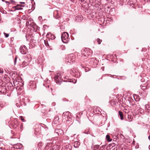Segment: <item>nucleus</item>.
Listing matches in <instances>:
<instances>
[{"mask_svg": "<svg viewBox=\"0 0 150 150\" xmlns=\"http://www.w3.org/2000/svg\"><path fill=\"white\" fill-rule=\"evenodd\" d=\"M61 39L63 42L67 43L69 40L68 33L66 32H64L61 35Z\"/></svg>", "mask_w": 150, "mask_h": 150, "instance_id": "nucleus-1", "label": "nucleus"}, {"mask_svg": "<svg viewBox=\"0 0 150 150\" xmlns=\"http://www.w3.org/2000/svg\"><path fill=\"white\" fill-rule=\"evenodd\" d=\"M75 60V57L73 54L68 55L66 59V61L69 63H73Z\"/></svg>", "mask_w": 150, "mask_h": 150, "instance_id": "nucleus-2", "label": "nucleus"}, {"mask_svg": "<svg viewBox=\"0 0 150 150\" xmlns=\"http://www.w3.org/2000/svg\"><path fill=\"white\" fill-rule=\"evenodd\" d=\"M62 76L60 73H58L57 75H56L54 78V80L59 85H60L63 80L62 79Z\"/></svg>", "mask_w": 150, "mask_h": 150, "instance_id": "nucleus-3", "label": "nucleus"}, {"mask_svg": "<svg viewBox=\"0 0 150 150\" xmlns=\"http://www.w3.org/2000/svg\"><path fill=\"white\" fill-rule=\"evenodd\" d=\"M70 73L72 76L76 78H79L80 76V73L76 69H72L70 71Z\"/></svg>", "mask_w": 150, "mask_h": 150, "instance_id": "nucleus-4", "label": "nucleus"}, {"mask_svg": "<svg viewBox=\"0 0 150 150\" xmlns=\"http://www.w3.org/2000/svg\"><path fill=\"white\" fill-rule=\"evenodd\" d=\"M20 51L22 54H26L28 52V50L27 47L24 45H22L20 48Z\"/></svg>", "mask_w": 150, "mask_h": 150, "instance_id": "nucleus-5", "label": "nucleus"}, {"mask_svg": "<svg viewBox=\"0 0 150 150\" xmlns=\"http://www.w3.org/2000/svg\"><path fill=\"white\" fill-rule=\"evenodd\" d=\"M63 116L65 117L67 121H69V119H71L72 117L70 113L68 111L64 112L63 113Z\"/></svg>", "mask_w": 150, "mask_h": 150, "instance_id": "nucleus-6", "label": "nucleus"}, {"mask_svg": "<svg viewBox=\"0 0 150 150\" xmlns=\"http://www.w3.org/2000/svg\"><path fill=\"white\" fill-rule=\"evenodd\" d=\"M7 91V89L6 86L0 85V92L4 94H5Z\"/></svg>", "mask_w": 150, "mask_h": 150, "instance_id": "nucleus-7", "label": "nucleus"}, {"mask_svg": "<svg viewBox=\"0 0 150 150\" xmlns=\"http://www.w3.org/2000/svg\"><path fill=\"white\" fill-rule=\"evenodd\" d=\"M7 91H12L14 89V87L12 84L11 83H8L7 84Z\"/></svg>", "mask_w": 150, "mask_h": 150, "instance_id": "nucleus-8", "label": "nucleus"}, {"mask_svg": "<svg viewBox=\"0 0 150 150\" xmlns=\"http://www.w3.org/2000/svg\"><path fill=\"white\" fill-rule=\"evenodd\" d=\"M88 52L86 50H83L81 51L82 57H85L86 58L87 57L88 55Z\"/></svg>", "mask_w": 150, "mask_h": 150, "instance_id": "nucleus-9", "label": "nucleus"}, {"mask_svg": "<svg viewBox=\"0 0 150 150\" xmlns=\"http://www.w3.org/2000/svg\"><path fill=\"white\" fill-rule=\"evenodd\" d=\"M47 38L48 39V40H50V39L52 40H54L55 37L52 34L50 33H48L46 35Z\"/></svg>", "mask_w": 150, "mask_h": 150, "instance_id": "nucleus-10", "label": "nucleus"}, {"mask_svg": "<svg viewBox=\"0 0 150 150\" xmlns=\"http://www.w3.org/2000/svg\"><path fill=\"white\" fill-rule=\"evenodd\" d=\"M28 85L29 86L30 88L32 89H33L35 88L36 87L35 85V83L33 81H30L28 84Z\"/></svg>", "mask_w": 150, "mask_h": 150, "instance_id": "nucleus-11", "label": "nucleus"}, {"mask_svg": "<svg viewBox=\"0 0 150 150\" xmlns=\"http://www.w3.org/2000/svg\"><path fill=\"white\" fill-rule=\"evenodd\" d=\"M19 3L21 4L17 5V8H15L14 9L18 10L23 9L22 8L19 7H24V4H25V2H19ZM14 7L16 8L15 6Z\"/></svg>", "mask_w": 150, "mask_h": 150, "instance_id": "nucleus-12", "label": "nucleus"}, {"mask_svg": "<svg viewBox=\"0 0 150 150\" xmlns=\"http://www.w3.org/2000/svg\"><path fill=\"white\" fill-rule=\"evenodd\" d=\"M55 132L58 135L62 134L64 133L63 130L61 129H55Z\"/></svg>", "mask_w": 150, "mask_h": 150, "instance_id": "nucleus-13", "label": "nucleus"}, {"mask_svg": "<svg viewBox=\"0 0 150 150\" xmlns=\"http://www.w3.org/2000/svg\"><path fill=\"white\" fill-rule=\"evenodd\" d=\"M50 141L46 140V146H45V148L46 149H48L49 148V147L51 148V147L52 146V142H50Z\"/></svg>", "mask_w": 150, "mask_h": 150, "instance_id": "nucleus-14", "label": "nucleus"}, {"mask_svg": "<svg viewBox=\"0 0 150 150\" xmlns=\"http://www.w3.org/2000/svg\"><path fill=\"white\" fill-rule=\"evenodd\" d=\"M76 20L78 22H81L83 19V17L82 16L79 15L76 17Z\"/></svg>", "mask_w": 150, "mask_h": 150, "instance_id": "nucleus-15", "label": "nucleus"}, {"mask_svg": "<svg viewBox=\"0 0 150 150\" xmlns=\"http://www.w3.org/2000/svg\"><path fill=\"white\" fill-rule=\"evenodd\" d=\"M50 149L52 150H60L59 146L57 145H54L52 147L50 148Z\"/></svg>", "mask_w": 150, "mask_h": 150, "instance_id": "nucleus-16", "label": "nucleus"}, {"mask_svg": "<svg viewBox=\"0 0 150 150\" xmlns=\"http://www.w3.org/2000/svg\"><path fill=\"white\" fill-rule=\"evenodd\" d=\"M19 123L17 121H15L12 124V127L13 128H16L18 127Z\"/></svg>", "mask_w": 150, "mask_h": 150, "instance_id": "nucleus-17", "label": "nucleus"}, {"mask_svg": "<svg viewBox=\"0 0 150 150\" xmlns=\"http://www.w3.org/2000/svg\"><path fill=\"white\" fill-rule=\"evenodd\" d=\"M22 145L20 143H18L15 144L14 146V148L18 149H21L22 148Z\"/></svg>", "mask_w": 150, "mask_h": 150, "instance_id": "nucleus-18", "label": "nucleus"}, {"mask_svg": "<svg viewBox=\"0 0 150 150\" xmlns=\"http://www.w3.org/2000/svg\"><path fill=\"white\" fill-rule=\"evenodd\" d=\"M145 110L146 112H150V105L147 104L145 105Z\"/></svg>", "mask_w": 150, "mask_h": 150, "instance_id": "nucleus-19", "label": "nucleus"}, {"mask_svg": "<svg viewBox=\"0 0 150 150\" xmlns=\"http://www.w3.org/2000/svg\"><path fill=\"white\" fill-rule=\"evenodd\" d=\"M63 81L65 82H70L73 83H76V80L75 79H67V80H64Z\"/></svg>", "mask_w": 150, "mask_h": 150, "instance_id": "nucleus-20", "label": "nucleus"}, {"mask_svg": "<svg viewBox=\"0 0 150 150\" xmlns=\"http://www.w3.org/2000/svg\"><path fill=\"white\" fill-rule=\"evenodd\" d=\"M74 146L76 148H78L80 145V143L79 142L76 141L74 142Z\"/></svg>", "mask_w": 150, "mask_h": 150, "instance_id": "nucleus-21", "label": "nucleus"}, {"mask_svg": "<svg viewBox=\"0 0 150 150\" xmlns=\"http://www.w3.org/2000/svg\"><path fill=\"white\" fill-rule=\"evenodd\" d=\"M28 62H26L25 61L23 62L21 64V67H24L28 65Z\"/></svg>", "mask_w": 150, "mask_h": 150, "instance_id": "nucleus-22", "label": "nucleus"}, {"mask_svg": "<svg viewBox=\"0 0 150 150\" xmlns=\"http://www.w3.org/2000/svg\"><path fill=\"white\" fill-rule=\"evenodd\" d=\"M69 145L68 144L64 143L62 145V148H65L66 150H67L69 147Z\"/></svg>", "mask_w": 150, "mask_h": 150, "instance_id": "nucleus-23", "label": "nucleus"}, {"mask_svg": "<svg viewBox=\"0 0 150 150\" xmlns=\"http://www.w3.org/2000/svg\"><path fill=\"white\" fill-rule=\"evenodd\" d=\"M118 115L120 116L121 120L124 119V115L122 112L119 111Z\"/></svg>", "mask_w": 150, "mask_h": 150, "instance_id": "nucleus-24", "label": "nucleus"}, {"mask_svg": "<svg viewBox=\"0 0 150 150\" xmlns=\"http://www.w3.org/2000/svg\"><path fill=\"white\" fill-rule=\"evenodd\" d=\"M13 83L15 86H16V87H18V85L19 84V81H17V80H15L13 81Z\"/></svg>", "mask_w": 150, "mask_h": 150, "instance_id": "nucleus-25", "label": "nucleus"}, {"mask_svg": "<svg viewBox=\"0 0 150 150\" xmlns=\"http://www.w3.org/2000/svg\"><path fill=\"white\" fill-rule=\"evenodd\" d=\"M127 120L129 122H131L133 119V117L132 116L130 115H128L127 116Z\"/></svg>", "mask_w": 150, "mask_h": 150, "instance_id": "nucleus-26", "label": "nucleus"}, {"mask_svg": "<svg viewBox=\"0 0 150 150\" xmlns=\"http://www.w3.org/2000/svg\"><path fill=\"white\" fill-rule=\"evenodd\" d=\"M115 146V144L114 143H112L108 145V147H109V149H110L111 148H113V147Z\"/></svg>", "mask_w": 150, "mask_h": 150, "instance_id": "nucleus-27", "label": "nucleus"}, {"mask_svg": "<svg viewBox=\"0 0 150 150\" xmlns=\"http://www.w3.org/2000/svg\"><path fill=\"white\" fill-rule=\"evenodd\" d=\"M106 139L108 142H111L112 139H110V136L108 135H107L106 137Z\"/></svg>", "mask_w": 150, "mask_h": 150, "instance_id": "nucleus-28", "label": "nucleus"}, {"mask_svg": "<svg viewBox=\"0 0 150 150\" xmlns=\"http://www.w3.org/2000/svg\"><path fill=\"white\" fill-rule=\"evenodd\" d=\"M140 87L142 89L143 91H144L145 89H146L147 88V87L146 86H143L142 85H141L140 86Z\"/></svg>", "mask_w": 150, "mask_h": 150, "instance_id": "nucleus-29", "label": "nucleus"}, {"mask_svg": "<svg viewBox=\"0 0 150 150\" xmlns=\"http://www.w3.org/2000/svg\"><path fill=\"white\" fill-rule=\"evenodd\" d=\"M123 111L124 112H125V113H128L129 112V109H127V108H125L123 110Z\"/></svg>", "mask_w": 150, "mask_h": 150, "instance_id": "nucleus-30", "label": "nucleus"}, {"mask_svg": "<svg viewBox=\"0 0 150 150\" xmlns=\"http://www.w3.org/2000/svg\"><path fill=\"white\" fill-rule=\"evenodd\" d=\"M44 43H45V45L47 47H48V46H49V44L48 43L47 40H44Z\"/></svg>", "mask_w": 150, "mask_h": 150, "instance_id": "nucleus-31", "label": "nucleus"}, {"mask_svg": "<svg viewBox=\"0 0 150 150\" xmlns=\"http://www.w3.org/2000/svg\"><path fill=\"white\" fill-rule=\"evenodd\" d=\"M96 40L98 44H100L102 41V40L100 39L99 38L97 39Z\"/></svg>", "mask_w": 150, "mask_h": 150, "instance_id": "nucleus-32", "label": "nucleus"}, {"mask_svg": "<svg viewBox=\"0 0 150 150\" xmlns=\"http://www.w3.org/2000/svg\"><path fill=\"white\" fill-rule=\"evenodd\" d=\"M6 3H8V4H11V3H14V1L13 0H11L9 1H6Z\"/></svg>", "mask_w": 150, "mask_h": 150, "instance_id": "nucleus-33", "label": "nucleus"}, {"mask_svg": "<svg viewBox=\"0 0 150 150\" xmlns=\"http://www.w3.org/2000/svg\"><path fill=\"white\" fill-rule=\"evenodd\" d=\"M17 56H16L15 59H14V65H15L16 64L17 60Z\"/></svg>", "mask_w": 150, "mask_h": 150, "instance_id": "nucleus-34", "label": "nucleus"}, {"mask_svg": "<svg viewBox=\"0 0 150 150\" xmlns=\"http://www.w3.org/2000/svg\"><path fill=\"white\" fill-rule=\"evenodd\" d=\"M19 118H20L22 122H25L23 116H20L19 117Z\"/></svg>", "mask_w": 150, "mask_h": 150, "instance_id": "nucleus-35", "label": "nucleus"}, {"mask_svg": "<svg viewBox=\"0 0 150 150\" xmlns=\"http://www.w3.org/2000/svg\"><path fill=\"white\" fill-rule=\"evenodd\" d=\"M99 145H96L94 146V148H95V149H97L99 148Z\"/></svg>", "mask_w": 150, "mask_h": 150, "instance_id": "nucleus-36", "label": "nucleus"}, {"mask_svg": "<svg viewBox=\"0 0 150 150\" xmlns=\"http://www.w3.org/2000/svg\"><path fill=\"white\" fill-rule=\"evenodd\" d=\"M0 11L2 13H6V12L5 11V10H0Z\"/></svg>", "mask_w": 150, "mask_h": 150, "instance_id": "nucleus-37", "label": "nucleus"}, {"mask_svg": "<svg viewBox=\"0 0 150 150\" xmlns=\"http://www.w3.org/2000/svg\"><path fill=\"white\" fill-rule=\"evenodd\" d=\"M4 35L6 38H8L9 35L8 34L6 33H4Z\"/></svg>", "mask_w": 150, "mask_h": 150, "instance_id": "nucleus-38", "label": "nucleus"}, {"mask_svg": "<svg viewBox=\"0 0 150 150\" xmlns=\"http://www.w3.org/2000/svg\"><path fill=\"white\" fill-rule=\"evenodd\" d=\"M58 120H59V117L58 116H56L54 119V121H56V120L58 121Z\"/></svg>", "mask_w": 150, "mask_h": 150, "instance_id": "nucleus-39", "label": "nucleus"}, {"mask_svg": "<svg viewBox=\"0 0 150 150\" xmlns=\"http://www.w3.org/2000/svg\"><path fill=\"white\" fill-rule=\"evenodd\" d=\"M88 132H89L88 130H85V131H84V133L86 134H88Z\"/></svg>", "mask_w": 150, "mask_h": 150, "instance_id": "nucleus-40", "label": "nucleus"}, {"mask_svg": "<svg viewBox=\"0 0 150 150\" xmlns=\"http://www.w3.org/2000/svg\"><path fill=\"white\" fill-rule=\"evenodd\" d=\"M3 72V69H0V73L2 74Z\"/></svg>", "mask_w": 150, "mask_h": 150, "instance_id": "nucleus-41", "label": "nucleus"}, {"mask_svg": "<svg viewBox=\"0 0 150 150\" xmlns=\"http://www.w3.org/2000/svg\"><path fill=\"white\" fill-rule=\"evenodd\" d=\"M38 19H39L40 20H41V19H42V17L41 16H39V17H38Z\"/></svg>", "mask_w": 150, "mask_h": 150, "instance_id": "nucleus-42", "label": "nucleus"}, {"mask_svg": "<svg viewBox=\"0 0 150 150\" xmlns=\"http://www.w3.org/2000/svg\"><path fill=\"white\" fill-rule=\"evenodd\" d=\"M57 13L58 14V10H56L54 11V13Z\"/></svg>", "mask_w": 150, "mask_h": 150, "instance_id": "nucleus-43", "label": "nucleus"}, {"mask_svg": "<svg viewBox=\"0 0 150 150\" xmlns=\"http://www.w3.org/2000/svg\"><path fill=\"white\" fill-rule=\"evenodd\" d=\"M0 106L1 107H4V105H3V104H1L0 105Z\"/></svg>", "mask_w": 150, "mask_h": 150, "instance_id": "nucleus-44", "label": "nucleus"}, {"mask_svg": "<svg viewBox=\"0 0 150 150\" xmlns=\"http://www.w3.org/2000/svg\"><path fill=\"white\" fill-rule=\"evenodd\" d=\"M29 24V22H28V21H27V22L26 23V24Z\"/></svg>", "mask_w": 150, "mask_h": 150, "instance_id": "nucleus-45", "label": "nucleus"}, {"mask_svg": "<svg viewBox=\"0 0 150 150\" xmlns=\"http://www.w3.org/2000/svg\"><path fill=\"white\" fill-rule=\"evenodd\" d=\"M52 105H55V103H52Z\"/></svg>", "mask_w": 150, "mask_h": 150, "instance_id": "nucleus-46", "label": "nucleus"}, {"mask_svg": "<svg viewBox=\"0 0 150 150\" xmlns=\"http://www.w3.org/2000/svg\"><path fill=\"white\" fill-rule=\"evenodd\" d=\"M13 11L12 10H9V11Z\"/></svg>", "mask_w": 150, "mask_h": 150, "instance_id": "nucleus-47", "label": "nucleus"}, {"mask_svg": "<svg viewBox=\"0 0 150 150\" xmlns=\"http://www.w3.org/2000/svg\"><path fill=\"white\" fill-rule=\"evenodd\" d=\"M149 139L150 140V136H149L148 137Z\"/></svg>", "mask_w": 150, "mask_h": 150, "instance_id": "nucleus-48", "label": "nucleus"}, {"mask_svg": "<svg viewBox=\"0 0 150 150\" xmlns=\"http://www.w3.org/2000/svg\"><path fill=\"white\" fill-rule=\"evenodd\" d=\"M149 149H150V145L149 146Z\"/></svg>", "mask_w": 150, "mask_h": 150, "instance_id": "nucleus-49", "label": "nucleus"}, {"mask_svg": "<svg viewBox=\"0 0 150 150\" xmlns=\"http://www.w3.org/2000/svg\"><path fill=\"white\" fill-rule=\"evenodd\" d=\"M22 127V126H21V129Z\"/></svg>", "mask_w": 150, "mask_h": 150, "instance_id": "nucleus-50", "label": "nucleus"}, {"mask_svg": "<svg viewBox=\"0 0 150 150\" xmlns=\"http://www.w3.org/2000/svg\"><path fill=\"white\" fill-rule=\"evenodd\" d=\"M67 79L66 77H65V78H64V79Z\"/></svg>", "mask_w": 150, "mask_h": 150, "instance_id": "nucleus-51", "label": "nucleus"}, {"mask_svg": "<svg viewBox=\"0 0 150 150\" xmlns=\"http://www.w3.org/2000/svg\"><path fill=\"white\" fill-rule=\"evenodd\" d=\"M1 18H0V21H1Z\"/></svg>", "mask_w": 150, "mask_h": 150, "instance_id": "nucleus-52", "label": "nucleus"}, {"mask_svg": "<svg viewBox=\"0 0 150 150\" xmlns=\"http://www.w3.org/2000/svg\"><path fill=\"white\" fill-rule=\"evenodd\" d=\"M98 31H100V29H99L98 30Z\"/></svg>", "mask_w": 150, "mask_h": 150, "instance_id": "nucleus-53", "label": "nucleus"}, {"mask_svg": "<svg viewBox=\"0 0 150 150\" xmlns=\"http://www.w3.org/2000/svg\"><path fill=\"white\" fill-rule=\"evenodd\" d=\"M98 111L99 112H100V110H98Z\"/></svg>", "mask_w": 150, "mask_h": 150, "instance_id": "nucleus-54", "label": "nucleus"}, {"mask_svg": "<svg viewBox=\"0 0 150 150\" xmlns=\"http://www.w3.org/2000/svg\"><path fill=\"white\" fill-rule=\"evenodd\" d=\"M28 21V22H29V21Z\"/></svg>", "mask_w": 150, "mask_h": 150, "instance_id": "nucleus-55", "label": "nucleus"}]
</instances>
